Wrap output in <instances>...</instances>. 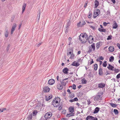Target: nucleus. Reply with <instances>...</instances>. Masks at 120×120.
Listing matches in <instances>:
<instances>
[{
  "mask_svg": "<svg viewBox=\"0 0 120 120\" xmlns=\"http://www.w3.org/2000/svg\"><path fill=\"white\" fill-rule=\"evenodd\" d=\"M98 95H97L94 97V100L95 101H97L101 100L102 97V94L101 93H98Z\"/></svg>",
  "mask_w": 120,
  "mask_h": 120,
  "instance_id": "nucleus-1",
  "label": "nucleus"
},
{
  "mask_svg": "<svg viewBox=\"0 0 120 120\" xmlns=\"http://www.w3.org/2000/svg\"><path fill=\"white\" fill-rule=\"evenodd\" d=\"M92 48L93 49V51H94L95 50V45L94 43H93L91 45V46L89 47V50L87 52L88 53H90L92 51Z\"/></svg>",
  "mask_w": 120,
  "mask_h": 120,
  "instance_id": "nucleus-2",
  "label": "nucleus"
},
{
  "mask_svg": "<svg viewBox=\"0 0 120 120\" xmlns=\"http://www.w3.org/2000/svg\"><path fill=\"white\" fill-rule=\"evenodd\" d=\"M68 79V78L64 79L61 81V79H60L59 80L61 85L63 86H65L66 83L68 82V81H65L66 80H67Z\"/></svg>",
  "mask_w": 120,
  "mask_h": 120,
  "instance_id": "nucleus-3",
  "label": "nucleus"
},
{
  "mask_svg": "<svg viewBox=\"0 0 120 120\" xmlns=\"http://www.w3.org/2000/svg\"><path fill=\"white\" fill-rule=\"evenodd\" d=\"M52 115L51 112H48L46 113L44 115V117L46 119L50 118Z\"/></svg>",
  "mask_w": 120,
  "mask_h": 120,
  "instance_id": "nucleus-4",
  "label": "nucleus"
},
{
  "mask_svg": "<svg viewBox=\"0 0 120 120\" xmlns=\"http://www.w3.org/2000/svg\"><path fill=\"white\" fill-rule=\"evenodd\" d=\"M88 39V38H79V40L81 41V42L82 43H85L86 42Z\"/></svg>",
  "mask_w": 120,
  "mask_h": 120,
  "instance_id": "nucleus-5",
  "label": "nucleus"
},
{
  "mask_svg": "<svg viewBox=\"0 0 120 120\" xmlns=\"http://www.w3.org/2000/svg\"><path fill=\"white\" fill-rule=\"evenodd\" d=\"M16 26L17 25L15 23H14L11 30V34H12L13 33L14 31L15 30V28L16 27Z\"/></svg>",
  "mask_w": 120,
  "mask_h": 120,
  "instance_id": "nucleus-6",
  "label": "nucleus"
},
{
  "mask_svg": "<svg viewBox=\"0 0 120 120\" xmlns=\"http://www.w3.org/2000/svg\"><path fill=\"white\" fill-rule=\"evenodd\" d=\"M50 88L48 86H44L43 87V91L44 92H48L50 90Z\"/></svg>",
  "mask_w": 120,
  "mask_h": 120,
  "instance_id": "nucleus-7",
  "label": "nucleus"
},
{
  "mask_svg": "<svg viewBox=\"0 0 120 120\" xmlns=\"http://www.w3.org/2000/svg\"><path fill=\"white\" fill-rule=\"evenodd\" d=\"M81 22H80L78 23L77 26L78 27H82L83 25H84L85 24L86 22L84 20H82V24H81Z\"/></svg>",
  "mask_w": 120,
  "mask_h": 120,
  "instance_id": "nucleus-8",
  "label": "nucleus"
},
{
  "mask_svg": "<svg viewBox=\"0 0 120 120\" xmlns=\"http://www.w3.org/2000/svg\"><path fill=\"white\" fill-rule=\"evenodd\" d=\"M55 82V80L52 79H49L48 81V84L50 85H52Z\"/></svg>",
  "mask_w": 120,
  "mask_h": 120,
  "instance_id": "nucleus-9",
  "label": "nucleus"
},
{
  "mask_svg": "<svg viewBox=\"0 0 120 120\" xmlns=\"http://www.w3.org/2000/svg\"><path fill=\"white\" fill-rule=\"evenodd\" d=\"M61 84L59 83H58L57 84V88L58 89L60 90H61L63 88V86L61 85Z\"/></svg>",
  "mask_w": 120,
  "mask_h": 120,
  "instance_id": "nucleus-10",
  "label": "nucleus"
},
{
  "mask_svg": "<svg viewBox=\"0 0 120 120\" xmlns=\"http://www.w3.org/2000/svg\"><path fill=\"white\" fill-rule=\"evenodd\" d=\"M88 38V36L86 34V33L83 34H81L79 36V38Z\"/></svg>",
  "mask_w": 120,
  "mask_h": 120,
  "instance_id": "nucleus-11",
  "label": "nucleus"
},
{
  "mask_svg": "<svg viewBox=\"0 0 120 120\" xmlns=\"http://www.w3.org/2000/svg\"><path fill=\"white\" fill-rule=\"evenodd\" d=\"M100 13V10L99 9H97L96 10V12H94V15L95 16L94 18H96L97 16L99 15Z\"/></svg>",
  "mask_w": 120,
  "mask_h": 120,
  "instance_id": "nucleus-12",
  "label": "nucleus"
},
{
  "mask_svg": "<svg viewBox=\"0 0 120 120\" xmlns=\"http://www.w3.org/2000/svg\"><path fill=\"white\" fill-rule=\"evenodd\" d=\"M105 84L103 83L99 84L98 85V87L100 88H102L105 86Z\"/></svg>",
  "mask_w": 120,
  "mask_h": 120,
  "instance_id": "nucleus-13",
  "label": "nucleus"
},
{
  "mask_svg": "<svg viewBox=\"0 0 120 120\" xmlns=\"http://www.w3.org/2000/svg\"><path fill=\"white\" fill-rule=\"evenodd\" d=\"M94 40V38L92 36L90 35L89 37L88 38V41L89 43L90 44L92 42V41H91V40Z\"/></svg>",
  "mask_w": 120,
  "mask_h": 120,
  "instance_id": "nucleus-14",
  "label": "nucleus"
},
{
  "mask_svg": "<svg viewBox=\"0 0 120 120\" xmlns=\"http://www.w3.org/2000/svg\"><path fill=\"white\" fill-rule=\"evenodd\" d=\"M69 111L71 113H73L74 111V107L72 106H70L69 108Z\"/></svg>",
  "mask_w": 120,
  "mask_h": 120,
  "instance_id": "nucleus-15",
  "label": "nucleus"
},
{
  "mask_svg": "<svg viewBox=\"0 0 120 120\" xmlns=\"http://www.w3.org/2000/svg\"><path fill=\"white\" fill-rule=\"evenodd\" d=\"M79 65L80 64L79 63H77L75 61H74L71 64V65L76 67H77L79 66Z\"/></svg>",
  "mask_w": 120,
  "mask_h": 120,
  "instance_id": "nucleus-16",
  "label": "nucleus"
},
{
  "mask_svg": "<svg viewBox=\"0 0 120 120\" xmlns=\"http://www.w3.org/2000/svg\"><path fill=\"white\" fill-rule=\"evenodd\" d=\"M114 23L113 25V29H116L118 26V25L115 21H114Z\"/></svg>",
  "mask_w": 120,
  "mask_h": 120,
  "instance_id": "nucleus-17",
  "label": "nucleus"
},
{
  "mask_svg": "<svg viewBox=\"0 0 120 120\" xmlns=\"http://www.w3.org/2000/svg\"><path fill=\"white\" fill-rule=\"evenodd\" d=\"M107 68L111 70H113L114 69H113L114 68V67L112 66L110 64H109V66L107 67Z\"/></svg>",
  "mask_w": 120,
  "mask_h": 120,
  "instance_id": "nucleus-18",
  "label": "nucleus"
},
{
  "mask_svg": "<svg viewBox=\"0 0 120 120\" xmlns=\"http://www.w3.org/2000/svg\"><path fill=\"white\" fill-rule=\"evenodd\" d=\"M109 51L111 52H113L114 50V48L113 46H110L109 48Z\"/></svg>",
  "mask_w": 120,
  "mask_h": 120,
  "instance_id": "nucleus-19",
  "label": "nucleus"
},
{
  "mask_svg": "<svg viewBox=\"0 0 120 120\" xmlns=\"http://www.w3.org/2000/svg\"><path fill=\"white\" fill-rule=\"evenodd\" d=\"M68 69L67 68H64L63 70V72L65 74H67L68 73Z\"/></svg>",
  "mask_w": 120,
  "mask_h": 120,
  "instance_id": "nucleus-20",
  "label": "nucleus"
},
{
  "mask_svg": "<svg viewBox=\"0 0 120 120\" xmlns=\"http://www.w3.org/2000/svg\"><path fill=\"white\" fill-rule=\"evenodd\" d=\"M4 34L5 37L6 38H7L8 37V32L7 29H6L5 30Z\"/></svg>",
  "mask_w": 120,
  "mask_h": 120,
  "instance_id": "nucleus-21",
  "label": "nucleus"
},
{
  "mask_svg": "<svg viewBox=\"0 0 120 120\" xmlns=\"http://www.w3.org/2000/svg\"><path fill=\"white\" fill-rule=\"evenodd\" d=\"M26 6V4L25 3H24L22 6V13H23L24 11L25 8Z\"/></svg>",
  "mask_w": 120,
  "mask_h": 120,
  "instance_id": "nucleus-22",
  "label": "nucleus"
},
{
  "mask_svg": "<svg viewBox=\"0 0 120 120\" xmlns=\"http://www.w3.org/2000/svg\"><path fill=\"white\" fill-rule=\"evenodd\" d=\"M100 109L98 107H96L94 111V113H98L99 110Z\"/></svg>",
  "mask_w": 120,
  "mask_h": 120,
  "instance_id": "nucleus-23",
  "label": "nucleus"
},
{
  "mask_svg": "<svg viewBox=\"0 0 120 120\" xmlns=\"http://www.w3.org/2000/svg\"><path fill=\"white\" fill-rule=\"evenodd\" d=\"M110 105L112 106V107L113 108L116 107L117 105V104H114L112 103H109Z\"/></svg>",
  "mask_w": 120,
  "mask_h": 120,
  "instance_id": "nucleus-24",
  "label": "nucleus"
},
{
  "mask_svg": "<svg viewBox=\"0 0 120 120\" xmlns=\"http://www.w3.org/2000/svg\"><path fill=\"white\" fill-rule=\"evenodd\" d=\"M74 113H72L67 114L66 115V117H69L71 116H74Z\"/></svg>",
  "mask_w": 120,
  "mask_h": 120,
  "instance_id": "nucleus-25",
  "label": "nucleus"
},
{
  "mask_svg": "<svg viewBox=\"0 0 120 120\" xmlns=\"http://www.w3.org/2000/svg\"><path fill=\"white\" fill-rule=\"evenodd\" d=\"M103 69L102 68H100L99 71V74L101 75H102L103 74V72L102 71Z\"/></svg>",
  "mask_w": 120,
  "mask_h": 120,
  "instance_id": "nucleus-26",
  "label": "nucleus"
},
{
  "mask_svg": "<svg viewBox=\"0 0 120 120\" xmlns=\"http://www.w3.org/2000/svg\"><path fill=\"white\" fill-rule=\"evenodd\" d=\"M95 6L96 7H97L98 5L99 2L97 0H95L94 2Z\"/></svg>",
  "mask_w": 120,
  "mask_h": 120,
  "instance_id": "nucleus-27",
  "label": "nucleus"
},
{
  "mask_svg": "<svg viewBox=\"0 0 120 120\" xmlns=\"http://www.w3.org/2000/svg\"><path fill=\"white\" fill-rule=\"evenodd\" d=\"M101 32H105L106 31V30L105 29H101L100 28H99L98 29Z\"/></svg>",
  "mask_w": 120,
  "mask_h": 120,
  "instance_id": "nucleus-28",
  "label": "nucleus"
},
{
  "mask_svg": "<svg viewBox=\"0 0 120 120\" xmlns=\"http://www.w3.org/2000/svg\"><path fill=\"white\" fill-rule=\"evenodd\" d=\"M100 42L96 44V48L97 49L100 47Z\"/></svg>",
  "mask_w": 120,
  "mask_h": 120,
  "instance_id": "nucleus-29",
  "label": "nucleus"
},
{
  "mask_svg": "<svg viewBox=\"0 0 120 120\" xmlns=\"http://www.w3.org/2000/svg\"><path fill=\"white\" fill-rule=\"evenodd\" d=\"M82 84H86L87 82L86 80H85L84 78H83V79H82Z\"/></svg>",
  "mask_w": 120,
  "mask_h": 120,
  "instance_id": "nucleus-30",
  "label": "nucleus"
},
{
  "mask_svg": "<svg viewBox=\"0 0 120 120\" xmlns=\"http://www.w3.org/2000/svg\"><path fill=\"white\" fill-rule=\"evenodd\" d=\"M114 57L113 56H111L110 57L109 59V60L110 62H112L114 60Z\"/></svg>",
  "mask_w": 120,
  "mask_h": 120,
  "instance_id": "nucleus-31",
  "label": "nucleus"
},
{
  "mask_svg": "<svg viewBox=\"0 0 120 120\" xmlns=\"http://www.w3.org/2000/svg\"><path fill=\"white\" fill-rule=\"evenodd\" d=\"M113 111L115 114L116 115L118 114L119 113L118 111L116 109H114Z\"/></svg>",
  "mask_w": 120,
  "mask_h": 120,
  "instance_id": "nucleus-32",
  "label": "nucleus"
},
{
  "mask_svg": "<svg viewBox=\"0 0 120 120\" xmlns=\"http://www.w3.org/2000/svg\"><path fill=\"white\" fill-rule=\"evenodd\" d=\"M37 113L38 112L37 110H34V111L33 112V116H34L36 115Z\"/></svg>",
  "mask_w": 120,
  "mask_h": 120,
  "instance_id": "nucleus-33",
  "label": "nucleus"
},
{
  "mask_svg": "<svg viewBox=\"0 0 120 120\" xmlns=\"http://www.w3.org/2000/svg\"><path fill=\"white\" fill-rule=\"evenodd\" d=\"M94 68L95 70H96L98 68V65L96 64H95L94 65Z\"/></svg>",
  "mask_w": 120,
  "mask_h": 120,
  "instance_id": "nucleus-34",
  "label": "nucleus"
},
{
  "mask_svg": "<svg viewBox=\"0 0 120 120\" xmlns=\"http://www.w3.org/2000/svg\"><path fill=\"white\" fill-rule=\"evenodd\" d=\"M75 56L72 53V54H71L70 57H69V58L71 59H74Z\"/></svg>",
  "mask_w": 120,
  "mask_h": 120,
  "instance_id": "nucleus-35",
  "label": "nucleus"
},
{
  "mask_svg": "<svg viewBox=\"0 0 120 120\" xmlns=\"http://www.w3.org/2000/svg\"><path fill=\"white\" fill-rule=\"evenodd\" d=\"M67 21V26L68 27V26L70 25L71 24V23L70 22V21L69 20H68Z\"/></svg>",
  "mask_w": 120,
  "mask_h": 120,
  "instance_id": "nucleus-36",
  "label": "nucleus"
},
{
  "mask_svg": "<svg viewBox=\"0 0 120 120\" xmlns=\"http://www.w3.org/2000/svg\"><path fill=\"white\" fill-rule=\"evenodd\" d=\"M106 61H105L104 63L102 64V65L104 67H105L107 65Z\"/></svg>",
  "mask_w": 120,
  "mask_h": 120,
  "instance_id": "nucleus-37",
  "label": "nucleus"
},
{
  "mask_svg": "<svg viewBox=\"0 0 120 120\" xmlns=\"http://www.w3.org/2000/svg\"><path fill=\"white\" fill-rule=\"evenodd\" d=\"M94 62L93 61V59H91V61H90V63H89V62L88 63V65H90L91 64H92Z\"/></svg>",
  "mask_w": 120,
  "mask_h": 120,
  "instance_id": "nucleus-38",
  "label": "nucleus"
},
{
  "mask_svg": "<svg viewBox=\"0 0 120 120\" xmlns=\"http://www.w3.org/2000/svg\"><path fill=\"white\" fill-rule=\"evenodd\" d=\"M28 119H29L30 120L32 118V114L31 113L28 116Z\"/></svg>",
  "mask_w": 120,
  "mask_h": 120,
  "instance_id": "nucleus-39",
  "label": "nucleus"
},
{
  "mask_svg": "<svg viewBox=\"0 0 120 120\" xmlns=\"http://www.w3.org/2000/svg\"><path fill=\"white\" fill-rule=\"evenodd\" d=\"M92 15V12L91 11H90L89 12V15L88 16V17L90 18L91 17V16Z\"/></svg>",
  "mask_w": 120,
  "mask_h": 120,
  "instance_id": "nucleus-40",
  "label": "nucleus"
},
{
  "mask_svg": "<svg viewBox=\"0 0 120 120\" xmlns=\"http://www.w3.org/2000/svg\"><path fill=\"white\" fill-rule=\"evenodd\" d=\"M38 15H38L37 19H38V20H39V19H40V11H39V14H38V13H39L38 11Z\"/></svg>",
  "mask_w": 120,
  "mask_h": 120,
  "instance_id": "nucleus-41",
  "label": "nucleus"
},
{
  "mask_svg": "<svg viewBox=\"0 0 120 120\" xmlns=\"http://www.w3.org/2000/svg\"><path fill=\"white\" fill-rule=\"evenodd\" d=\"M68 27L66 26V27L65 28V33H67L68 32Z\"/></svg>",
  "mask_w": 120,
  "mask_h": 120,
  "instance_id": "nucleus-42",
  "label": "nucleus"
},
{
  "mask_svg": "<svg viewBox=\"0 0 120 120\" xmlns=\"http://www.w3.org/2000/svg\"><path fill=\"white\" fill-rule=\"evenodd\" d=\"M45 98H46L45 100L46 101H48L51 98V97H50V98H48V96H46Z\"/></svg>",
  "mask_w": 120,
  "mask_h": 120,
  "instance_id": "nucleus-43",
  "label": "nucleus"
},
{
  "mask_svg": "<svg viewBox=\"0 0 120 120\" xmlns=\"http://www.w3.org/2000/svg\"><path fill=\"white\" fill-rule=\"evenodd\" d=\"M10 46V45L9 44L7 48L6 49V50H7V52H8V51Z\"/></svg>",
  "mask_w": 120,
  "mask_h": 120,
  "instance_id": "nucleus-44",
  "label": "nucleus"
},
{
  "mask_svg": "<svg viewBox=\"0 0 120 120\" xmlns=\"http://www.w3.org/2000/svg\"><path fill=\"white\" fill-rule=\"evenodd\" d=\"M112 36L111 35L109 36L108 37V38L107 39L108 40H111L112 39Z\"/></svg>",
  "mask_w": 120,
  "mask_h": 120,
  "instance_id": "nucleus-45",
  "label": "nucleus"
},
{
  "mask_svg": "<svg viewBox=\"0 0 120 120\" xmlns=\"http://www.w3.org/2000/svg\"><path fill=\"white\" fill-rule=\"evenodd\" d=\"M113 70L114 71H115V72L116 73L118 72H119L120 71V70L119 69H116L115 68Z\"/></svg>",
  "mask_w": 120,
  "mask_h": 120,
  "instance_id": "nucleus-46",
  "label": "nucleus"
},
{
  "mask_svg": "<svg viewBox=\"0 0 120 120\" xmlns=\"http://www.w3.org/2000/svg\"><path fill=\"white\" fill-rule=\"evenodd\" d=\"M52 103H55L58 104V101L57 100H53L52 102Z\"/></svg>",
  "mask_w": 120,
  "mask_h": 120,
  "instance_id": "nucleus-47",
  "label": "nucleus"
},
{
  "mask_svg": "<svg viewBox=\"0 0 120 120\" xmlns=\"http://www.w3.org/2000/svg\"><path fill=\"white\" fill-rule=\"evenodd\" d=\"M52 105L54 107H57L58 106V104L57 105L56 104V103H52Z\"/></svg>",
  "mask_w": 120,
  "mask_h": 120,
  "instance_id": "nucleus-48",
  "label": "nucleus"
},
{
  "mask_svg": "<svg viewBox=\"0 0 120 120\" xmlns=\"http://www.w3.org/2000/svg\"><path fill=\"white\" fill-rule=\"evenodd\" d=\"M90 117H91V116H88L87 117H86V120H90Z\"/></svg>",
  "mask_w": 120,
  "mask_h": 120,
  "instance_id": "nucleus-49",
  "label": "nucleus"
},
{
  "mask_svg": "<svg viewBox=\"0 0 120 120\" xmlns=\"http://www.w3.org/2000/svg\"><path fill=\"white\" fill-rule=\"evenodd\" d=\"M62 105H61L60 106V107H59V108H58V110H61L62 109Z\"/></svg>",
  "mask_w": 120,
  "mask_h": 120,
  "instance_id": "nucleus-50",
  "label": "nucleus"
},
{
  "mask_svg": "<svg viewBox=\"0 0 120 120\" xmlns=\"http://www.w3.org/2000/svg\"><path fill=\"white\" fill-rule=\"evenodd\" d=\"M72 89L74 90H75L76 89V85L75 84H73L72 85Z\"/></svg>",
  "mask_w": 120,
  "mask_h": 120,
  "instance_id": "nucleus-51",
  "label": "nucleus"
},
{
  "mask_svg": "<svg viewBox=\"0 0 120 120\" xmlns=\"http://www.w3.org/2000/svg\"><path fill=\"white\" fill-rule=\"evenodd\" d=\"M108 23H106L105 22H104L103 23V25L104 26H107V25L108 24Z\"/></svg>",
  "mask_w": 120,
  "mask_h": 120,
  "instance_id": "nucleus-52",
  "label": "nucleus"
},
{
  "mask_svg": "<svg viewBox=\"0 0 120 120\" xmlns=\"http://www.w3.org/2000/svg\"><path fill=\"white\" fill-rule=\"evenodd\" d=\"M107 15H110V11L108 10L107 11Z\"/></svg>",
  "mask_w": 120,
  "mask_h": 120,
  "instance_id": "nucleus-53",
  "label": "nucleus"
},
{
  "mask_svg": "<svg viewBox=\"0 0 120 120\" xmlns=\"http://www.w3.org/2000/svg\"><path fill=\"white\" fill-rule=\"evenodd\" d=\"M120 77V74L119 73L116 76L117 79H118Z\"/></svg>",
  "mask_w": 120,
  "mask_h": 120,
  "instance_id": "nucleus-54",
  "label": "nucleus"
},
{
  "mask_svg": "<svg viewBox=\"0 0 120 120\" xmlns=\"http://www.w3.org/2000/svg\"><path fill=\"white\" fill-rule=\"evenodd\" d=\"M66 112V110H65V109L63 110L62 111V113L63 114H64Z\"/></svg>",
  "mask_w": 120,
  "mask_h": 120,
  "instance_id": "nucleus-55",
  "label": "nucleus"
},
{
  "mask_svg": "<svg viewBox=\"0 0 120 120\" xmlns=\"http://www.w3.org/2000/svg\"><path fill=\"white\" fill-rule=\"evenodd\" d=\"M87 104L88 105H89L91 103V102L89 100H87Z\"/></svg>",
  "mask_w": 120,
  "mask_h": 120,
  "instance_id": "nucleus-56",
  "label": "nucleus"
},
{
  "mask_svg": "<svg viewBox=\"0 0 120 120\" xmlns=\"http://www.w3.org/2000/svg\"><path fill=\"white\" fill-rule=\"evenodd\" d=\"M103 58L102 57V56H101L99 57V60H103Z\"/></svg>",
  "mask_w": 120,
  "mask_h": 120,
  "instance_id": "nucleus-57",
  "label": "nucleus"
},
{
  "mask_svg": "<svg viewBox=\"0 0 120 120\" xmlns=\"http://www.w3.org/2000/svg\"><path fill=\"white\" fill-rule=\"evenodd\" d=\"M71 53L72 52L71 51H70L69 52H68L67 53V56H69V54H71Z\"/></svg>",
  "mask_w": 120,
  "mask_h": 120,
  "instance_id": "nucleus-58",
  "label": "nucleus"
},
{
  "mask_svg": "<svg viewBox=\"0 0 120 120\" xmlns=\"http://www.w3.org/2000/svg\"><path fill=\"white\" fill-rule=\"evenodd\" d=\"M74 97V95L73 94H71L70 95V97L71 98H72Z\"/></svg>",
  "mask_w": 120,
  "mask_h": 120,
  "instance_id": "nucleus-59",
  "label": "nucleus"
},
{
  "mask_svg": "<svg viewBox=\"0 0 120 120\" xmlns=\"http://www.w3.org/2000/svg\"><path fill=\"white\" fill-rule=\"evenodd\" d=\"M76 104L78 105V106L79 107H82V106L80 105V104L79 103H76Z\"/></svg>",
  "mask_w": 120,
  "mask_h": 120,
  "instance_id": "nucleus-60",
  "label": "nucleus"
},
{
  "mask_svg": "<svg viewBox=\"0 0 120 120\" xmlns=\"http://www.w3.org/2000/svg\"><path fill=\"white\" fill-rule=\"evenodd\" d=\"M73 100L74 101H78V99L77 98H75L74 99H73Z\"/></svg>",
  "mask_w": 120,
  "mask_h": 120,
  "instance_id": "nucleus-61",
  "label": "nucleus"
},
{
  "mask_svg": "<svg viewBox=\"0 0 120 120\" xmlns=\"http://www.w3.org/2000/svg\"><path fill=\"white\" fill-rule=\"evenodd\" d=\"M42 43H39L36 45V46L38 47Z\"/></svg>",
  "mask_w": 120,
  "mask_h": 120,
  "instance_id": "nucleus-62",
  "label": "nucleus"
},
{
  "mask_svg": "<svg viewBox=\"0 0 120 120\" xmlns=\"http://www.w3.org/2000/svg\"><path fill=\"white\" fill-rule=\"evenodd\" d=\"M111 1L113 2L114 4H115L116 3V1L115 0H111Z\"/></svg>",
  "mask_w": 120,
  "mask_h": 120,
  "instance_id": "nucleus-63",
  "label": "nucleus"
},
{
  "mask_svg": "<svg viewBox=\"0 0 120 120\" xmlns=\"http://www.w3.org/2000/svg\"><path fill=\"white\" fill-rule=\"evenodd\" d=\"M91 117H90V120H93V119H94V117H93L92 116H91Z\"/></svg>",
  "mask_w": 120,
  "mask_h": 120,
  "instance_id": "nucleus-64",
  "label": "nucleus"
}]
</instances>
